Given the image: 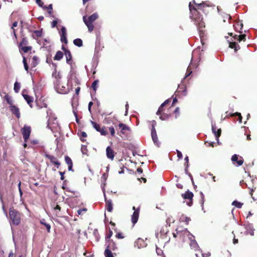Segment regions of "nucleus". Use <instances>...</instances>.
<instances>
[{
	"instance_id": "obj_1",
	"label": "nucleus",
	"mask_w": 257,
	"mask_h": 257,
	"mask_svg": "<svg viewBox=\"0 0 257 257\" xmlns=\"http://www.w3.org/2000/svg\"><path fill=\"white\" fill-rule=\"evenodd\" d=\"M189 8L190 12V18L197 26L200 37L202 39L204 34V30L202 29L205 28V23L203 21L202 15L200 14V12H202L205 15H207L209 12L210 7L209 5H207L205 2L197 4L195 0H193L192 2L189 3Z\"/></svg>"
},
{
	"instance_id": "obj_2",
	"label": "nucleus",
	"mask_w": 257,
	"mask_h": 257,
	"mask_svg": "<svg viewBox=\"0 0 257 257\" xmlns=\"http://www.w3.org/2000/svg\"><path fill=\"white\" fill-rule=\"evenodd\" d=\"M22 213L19 212L14 207H11L9 209V218L10 223L15 225H19L21 220Z\"/></svg>"
},
{
	"instance_id": "obj_3",
	"label": "nucleus",
	"mask_w": 257,
	"mask_h": 257,
	"mask_svg": "<svg viewBox=\"0 0 257 257\" xmlns=\"http://www.w3.org/2000/svg\"><path fill=\"white\" fill-rule=\"evenodd\" d=\"M98 18V15L94 13L87 18L86 16L83 17V20L88 28L89 32H91L94 29L93 23Z\"/></svg>"
},
{
	"instance_id": "obj_4",
	"label": "nucleus",
	"mask_w": 257,
	"mask_h": 257,
	"mask_svg": "<svg viewBox=\"0 0 257 257\" xmlns=\"http://www.w3.org/2000/svg\"><path fill=\"white\" fill-rule=\"evenodd\" d=\"M113 124L115 125V127L116 130H118V128L120 130V132H117V134L119 136L121 135H125L126 134V132H130L131 128L126 124L120 122L118 124H117L116 122H113Z\"/></svg>"
},
{
	"instance_id": "obj_5",
	"label": "nucleus",
	"mask_w": 257,
	"mask_h": 257,
	"mask_svg": "<svg viewBox=\"0 0 257 257\" xmlns=\"http://www.w3.org/2000/svg\"><path fill=\"white\" fill-rule=\"evenodd\" d=\"M21 131L23 135V137L25 142H27L30 138L32 131L31 126L24 125V127L21 128Z\"/></svg>"
},
{
	"instance_id": "obj_6",
	"label": "nucleus",
	"mask_w": 257,
	"mask_h": 257,
	"mask_svg": "<svg viewBox=\"0 0 257 257\" xmlns=\"http://www.w3.org/2000/svg\"><path fill=\"white\" fill-rule=\"evenodd\" d=\"M52 77L54 78L53 83L55 87L57 89H59L60 85V79H61V75H60V72L57 71L55 69L52 73Z\"/></svg>"
},
{
	"instance_id": "obj_7",
	"label": "nucleus",
	"mask_w": 257,
	"mask_h": 257,
	"mask_svg": "<svg viewBox=\"0 0 257 257\" xmlns=\"http://www.w3.org/2000/svg\"><path fill=\"white\" fill-rule=\"evenodd\" d=\"M194 195L192 192L189 191V190L185 192V193L182 194V197L184 199L188 200L189 201L187 202V205L189 206H191L193 203V197Z\"/></svg>"
},
{
	"instance_id": "obj_8",
	"label": "nucleus",
	"mask_w": 257,
	"mask_h": 257,
	"mask_svg": "<svg viewBox=\"0 0 257 257\" xmlns=\"http://www.w3.org/2000/svg\"><path fill=\"white\" fill-rule=\"evenodd\" d=\"M91 124L93 127L97 131L100 132V134L103 136H106L107 134V132L104 126L101 127L99 124L96 122L91 121Z\"/></svg>"
},
{
	"instance_id": "obj_9",
	"label": "nucleus",
	"mask_w": 257,
	"mask_h": 257,
	"mask_svg": "<svg viewBox=\"0 0 257 257\" xmlns=\"http://www.w3.org/2000/svg\"><path fill=\"white\" fill-rule=\"evenodd\" d=\"M156 124V122L155 120L153 121V124L152 125V129H151V136L152 140L154 143L157 145H158V138L157 135V132L155 129V125Z\"/></svg>"
},
{
	"instance_id": "obj_10",
	"label": "nucleus",
	"mask_w": 257,
	"mask_h": 257,
	"mask_svg": "<svg viewBox=\"0 0 257 257\" xmlns=\"http://www.w3.org/2000/svg\"><path fill=\"white\" fill-rule=\"evenodd\" d=\"M133 209L134 210V212L133 215H132L131 220L133 225H135L138 220L140 208L138 207L136 209L135 206H133Z\"/></svg>"
},
{
	"instance_id": "obj_11",
	"label": "nucleus",
	"mask_w": 257,
	"mask_h": 257,
	"mask_svg": "<svg viewBox=\"0 0 257 257\" xmlns=\"http://www.w3.org/2000/svg\"><path fill=\"white\" fill-rule=\"evenodd\" d=\"M66 36V29L64 27H62L61 29L60 40L62 43H64L66 44L68 43Z\"/></svg>"
},
{
	"instance_id": "obj_12",
	"label": "nucleus",
	"mask_w": 257,
	"mask_h": 257,
	"mask_svg": "<svg viewBox=\"0 0 257 257\" xmlns=\"http://www.w3.org/2000/svg\"><path fill=\"white\" fill-rule=\"evenodd\" d=\"M212 133L215 135V137L216 138V140L217 141L218 143H219V138L221 135V129L219 128L217 129L216 131V126L215 124H212Z\"/></svg>"
},
{
	"instance_id": "obj_13",
	"label": "nucleus",
	"mask_w": 257,
	"mask_h": 257,
	"mask_svg": "<svg viewBox=\"0 0 257 257\" xmlns=\"http://www.w3.org/2000/svg\"><path fill=\"white\" fill-rule=\"evenodd\" d=\"M106 248H108L109 249H111L113 251H115L117 249V247L115 243L113 241L112 239H108L106 241Z\"/></svg>"
},
{
	"instance_id": "obj_14",
	"label": "nucleus",
	"mask_w": 257,
	"mask_h": 257,
	"mask_svg": "<svg viewBox=\"0 0 257 257\" xmlns=\"http://www.w3.org/2000/svg\"><path fill=\"white\" fill-rule=\"evenodd\" d=\"M10 109L12 113L16 115L17 118H20V112L19 110V108L17 106L13 104H12V105H10Z\"/></svg>"
},
{
	"instance_id": "obj_15",
	"label": "nucleus",
	"mask_w": 257,
	"mask_h": 257,
	"mask_svg": "<svg viewBox=\"0 0 257 257\" xmlns=\"http://www.w3.org/2000/svg\"><path fill=\"white\" fill-rule=\"evenodd\" d=\"M52 206L53 207V210L56 214V216L58 217H60L61 216V208L60 206L57 203H55V202H53L52 204Z\"/></svg>"
},
{
	"instance_id": "obj_16",
	"label": "nucleus",
	"mask_w": 257,
	"mask_h": 257,
	"mask_svg": "<svg viewBox=\"0 0 257 257\" xmlns=\"http://www.w3.org/2000/svg\"><path fill=\"white\" fill-rule=\"evenodd\" d=\"M231 160L233 162H236L238 166H241L243 163V160L242 157H239L238 160V156L235 154L232 156Z\"/></svg>"
},
{
	"instance_id": "obj_17",
	"label": "nucleus",
	"mask_w": 257,
	"mask_h": 257,
	"mask_svg": "<svg viewBox=\"0 0 257 257\" xmlns=\"http://www.w3.org/2000/svg\"><path fill=\"white\" fill-rule=\"evenodd\" d=\"M106 153L107 157L111 160H113L115 156L114 152L110 147L108 146L106 148Z\"/></svg>"
},
{
	"instance_id": "obj_18",
	"label": "nucleus",
	"mask_w": 257,
	"mask_h": 257,
	"mask_svg": "<svg viewBox=\"0 0 257 257\" xmlns=\"http://www.w3.org/2000/svg\"><path fill=\"white\" fill-rule=\"evenodd\" d=\"M105 209L108 212H111L113 210V204L112 201L110 199L108 200L106 197H105Z\"/></svg>"
},
{
	"instance_id": "obj_19",
	"label": "nucleus",
	"mask_w": 257,
	"mask_h": 257,
	"mask_svg": "<svg viewBox=\"0 0 257 257\" xmlns=\"http://www.w3.org/2000/svg\"><path fill=\"white\" fill-rule=\"evenodd\" d=\"M65 161L66 163L68 166V170L69 171L73 172L74 170L72 169V167H73V162H72V161L71 159L69 156H66L65 157Z\"/></svg>"
},
{
	"instance_id": "obj_20",
	"label": "nucleus",
	"mask_w": 257,
	"mask_h": 257,
	"mask_svg": "<svg viewBox=\"0 0 257 257\" xmlns=\"http://www.w3.org/2000/svg\"><path fill=\"white\" fill-rule=\"evenodd\" d=\"M43 35V30L41 29L40 30H36L33 31L32 37L34 39L42 37Z\"/></svg>"
},
{
	"instance_id": "obj_21",
	"label": "nucleus",
	"mask_w": 257,
	"mask_h": 257,
	"mask_svg": "<svg viewBox=\"0 0 257 257\" xmlns=\"http://www.w3.org/2000/svg\"><path fill=\"white\" fill-rule=\"evenodd\" d=\"M233 26L236 32H238L239 33H242V32L240 31L243 28V24L241 22L237 21L235 22Z\"/></svg>"
},
{
	"instance_id": "obj_22",
	"label": "nucleus",
	"mask_w": 257,
	"mask_h": 257,
	"mask_svg": "<svg viewBox=\"0 0 257 257\" xmlns=\"http://www.w3.org/2000/svg\"><path fill=\"white\" fill-rule=\"evenodd\" d=\"M157 114L160 115V118L162 120H165L167 119L170 116V113H168L164 112V111H161L160 113H158V111L157 112Z\"/></svg>"
},
{
	"instance_id": "obj_23",
	"label": "nucleus",
	"mask_w": 257,
	"mask_h": 257,
	"mask_svg": "<svg viewBox=\"0 0 257 257\" xmlns=\"http://www.w3.org/2000/svg\"><path fill=\"white\" fill-rule=\"evenodd\" d=\"M66 52L65 53L66 58V62L68 64L71 65L72 63V55L71 52L69 50L66 51Z\"/></svg>"
},
{
	"instance_id": "obj_24",
	"label": "nucleus",
	"mask_w": 257,
	"mask_h": 257,
	"mask_svg": "<svg viewBox=\"0 0 257 257\" xmlns=\"http://www.w3.org/2000/svg\"><path fill=\"white\" fill-rule=\"evenodd\" d=\"M23 96L24 97L25 100L27 102V103L29 104L30 106L32 107V103L33 102V98L32 96L25 94H23Z\"/></svg>"
},
{
	"instance_id": "obj_25",
	"label": "nucleus",
	"mask_w": 257,
	"mask_h": 257,
	"mask_svg": "<svg viewBox=\"0 0 257 257\" xmlns=\"http://www.w3.org/2000/svg\"><path fill=\"white\" fill-rule=\"evenodd\" d=\"M176 233L178 235V236L180 238H181L183 236V235L188 232V230L186 228L180 229L179 228H177L176 229Z\"/></svg>"
},
{
	"instance_id": "obj_26",
	"label": "nucleus",
	"mask_w": 257,
	"mask_h": 257,
	"mask_svg": "<svg viewBox=\"0 0 257 257\" xmlns=\"http://www.w3.org/2000/svg\"><path fill=\"white\" fill-rule=\"evenodd\" d=\"M190 220L191 219L189 217L184 214H182L179 219L180 222H185L186 224H188Z\"/></svg>"
},
{
	"instance_id": "obj_27",
	"label": "nucleus",
	"mask_w": 257,
	"mask_h": 257,
	"mask_svg": "<svg viewBox=\"0 0 257 257\" xmlns=\"http://www.w3.org/2000/svg\"><path fill=\"white\" fill-rule=\"evenodd\" d=\"M171 102V100L170 99H168L166 100L160 106L158 110V113H160L161 111H164V107L166 106L167 104H168Z\"/></svg>"
},
{
	"instance_id": "obj_28",
	"label": "nucleus",
	"mask_w": 257,
	"mask_h": 257,
	"mask_svg": "<svg viewBox=\"0 0 257 257\" xmlns=\"http://www.w3.org/2000/svg\"><path fill=\"white\" fill-rule=\"evenodd\" d=\"M39 58L37 56H34L32 58L31 65L33 67H35L39 64Z\"/></svg>"
},
{
	"instance_id": "obj_29",
	"label": "nucleus",
	"mask_w": 257,
	"mask_h": 257,
	"mask_svg": "<svg viewBox=\"0 0 257 257\" xmlns=\"http://www.w3.org/2000/svg\"><path fill=\"white\" fill-rule=\"evenodd\" d=\"M229 47L231 49H234L235 52H237L238 50L240 49L239 45L236 42H230Z\"/></svg>"
},
{
	"instance_id": "obj_30",
	"label": "nucleus",
	"mask_w": 257,
	"mask_h": 257,
	"mask_svg": "<svg viewBox=\"0 0 257 257\" xmlns=\"http://www.w3.org/2000/svg\"><path fill=\"white\" fill-rule=\"evenodd\" d=\"M233 38L235 40H236L239 42H241V41H245L246 40V35L245 34L240 35L239 36L235 35L233 36Z\"/></svg>"
},
{
	"instance_id": "obj_31",
	"label": "nucleus",
	"mask_w": 257,
	"mask_h": 257,
	"mask_svg": "<svg viewBox=\"0 0 257 257\" xmlns=\"http://www.w3.org/2000/svg\"><path fill=\"white\" fill-rule=\"evenodd\" d=\"M63 53L60 51H58L56 52V55L54 57V60L59 61L63 57Z\"/></svg>"
},
{
	"instance_id": "obj_32",
	"label": "nucleus",
	"mask_w": 257,
	"mask_h": 257,
	"mask_svg": "<svg viewBox=\"0 0 257 257\" xmlns=\"http://www.w3.org/2000/svg\"><path fill=\"white\" fill-rule=\"evenodd\" d=\"M237 116L238 117V121L240 123H241L242 122V116L241 115V113H239V112H235V113H230L228 115L226 116V117L227 118H228L229 116H230V117H233V116Z\"/></svg>"
},
{
	"instance_id": "obj_33",
	"label": "nucleus",
	"mask_w": 257,
	"mask_h": 257,
	"mask_svg": "<svg viewBox=\"0 0 257 257\" xmlns=\"http://www.w3.org/2000/svg\"><path fill=\"white\" fill-rule=\"evenodd\" d=\"M40 223L41 224H43L44 225L46 229H47V232L48 233H49L50 232V229H51V225L49 223H47L46 222V220L45 219H42L40 220Z\"/></svg>"
},
{
	"instance_id": "obj_34",
	"label": "nucleus",
	"mask_w": 257,
	"mask_h": 257,
	"mask_svg": "<svg viewBox=\"0 0 257 257\" xmlns=\"http://www.w3.org/2000/svg\"><path fill=\"white\" fill-rule=\"evenodd\" d=\"M45 157L49 159L50 162L54 164L58 161V159L53 155L46 154Z\"/></svg>"
},
{
	"instance_id": "obj_35",
	"label": "nucleus",
	"mask_w": 257,
	"mask_h": 257,
	"mask_svg": "<svg viewBox=\"0 0 257 257\" xmlns=\"http://www.w3.org/2000/svg\"><path fill=\"white\" fill-rule=\"evenodd\" d=\"M19 48L20 52L22 51L24 53H26L28 52L29 51H31L32 50V47L24 46L21 47V48Z\"/></svg>"
},
{
	"instance_id": "obj_36",
	"label": "nucleus",
	"mask_w": 257,
	"mask_h": 257,
	"mask_svg": "<svg viewBox=\"0 0 257 257\" xmlns=\"http://www.w3.org/2000/svg\"><path fill=\"white\" fill-rule=\"evenodd\" d=\"M29 44L28 40L27 37H24L22 38V41L19 45V48H21V47L26 46Z\"/></svg>"
},
{
	"instance_id": "obj_37",
	"label": "nucleus",
	"mask_w": 257,
	"mask_h": 257,
	"mask_svg": "<svg viewBox=\"0 0 257 257\" xmlns=\"http://www.w3.org/2000/svg\"><path fill=\"white\" fill-rule=\"evenodd\" d=\"M73 43L75 46L78 47H81L83 45L82 40L79 38L74 40Z\"/></svg>"
},
{
	"instance_id": "obj_38",
	"label": "nucleus",
	"mask_w": 257,
	"mask_h": 257,
	"mask_svg": "<svg viewBox=\"0 0 257 257\" xmlns=\"http://www.w3.org/2000/svg\"><path fill=\"white\" fill-rule=\"evenodd\" d=\"M112 250L109 249L108 248L105 249L104 251V255L105 257H113V254L112 253Z\"/></svg>"
},
{
	"instance_id": "obj_39",
	"label": "nucleus",
	"mask_w": 257,
	"mask_h": 257,
	"mask_svg": "<svg viewBox=\"0 0 257 257\" xmlns=\"http://www.w3.org/2000/svg\"><path fill=\"white\" fill-rule=\"evenodd\" d=\"M232 205L233 206H234L235 207H236L237 208H241L243 205V203H242L240 202H238L236 200H235L232 202Z\"/></svg>"
},
{
	"instance_id": "obj_40",
	"label": "nucleus",
	"mask_w": 257,
	"mask_h": 257,
	"mask_svg": "<svg viewBox=\"0 0 257 257\" xmlns=\"http://www.w3.org/2000/svg\"><path fill=\"white\" fill-rule=\"evenodd\" d=\"M79 136H80V139L81 141L82 142H85L86 141V140L84 139V138H86L87 135V134L85 132H81L80 133Z\"/></svg>"
},
{
	"instance_id": "obj_41",
	"label": "nucleus",
	"mask_w": 257,
	"mask_h": 257,
	"mask_svg": "<svg viewBox=\"0 0 257 257\" xmlns=\"http://www.w3.org/2000/svg\"><path fill=\"white\" fill-rule=\"evenodd\" d=\"M20 88H21L20 84L18 82H16L14 84V88L15 91L16 93L19 92L20 90Z\"/></svg>"
},
{
	"instance_id": "obj_42",
	"label": "nucleus",
	"mask_w": 257,
	"mask_h": 257,
	"mask_svg": "<svg viewBox=\"0 0 257 257\" xmlns=\"http://www.w3.org/2000/svg\"><path fill=\"white\" fill-rule=\"evenodd\" d=\"M5 99L7 101V103L10 105H12L13 104V101L11 99V97L8 95L7 94L5 96Z\"/></svg>"
},
{
	"instance_id": "obj_43",
	"label": "nucleus",
	"mask_w": 257,
	"mask_h": 257,
	"mask_svg": "<svg viewBox=\"0 0 257 257\" xmlns=\"http://www.w3.org/2000/svg\"><path fill=\"white\" fill-rule=\"evenodd\" d=\"M23 64H24L25 69L27 71H28L29 66H28L27 62V59H26V58L25 56L23 57Z\"/></svg>"
},
{
	"instance_id": "obj_44",
	"label": "nucleus",
	"mask_w": 257,
	"mask_h": 257,
	"mask_svg": "<svg viewBox=\"0 0 257 257\" xmlns=\"http://www.w3.org/2000/svg\"><path fill=\"white\" fill-rule=\"evenodd\" d=\"M98 80H96L93 82V83L91 85V87L94 91H95L97 89V85L98 84Z\"/></svg>"
},
{
	"instance_id": "obj_45",
	"label": "nucleus",
	"mask_w": 257,
	"mask_h": 257,
	"mask_svg": "<svg viewBox=\"0 0 257 257\" xmlns=\"http://www.w3.org/2000/svg\"><path fill=\"white\" fill-rule=\"evenodd\" d=\"M109 130L110 133V135L112 137L115 136V130L113 126H111L109 127Z\"/></svg>"
},
{
	"instance_id": "obj_46",
	"label": "nucleus",
	"mask_w": 257,
	"mask_h": 257,
	"mask_svg": "<svg viewBox=\"0 0 257 257\" xmlns=\"http://www.w3.org/2000/svg\"><path fill=\"white\" fill-rule=\"evenodd\" d=\"M112 230H111L110 229H109V233L108 234H107V235L106 236V237H105V239H106V240L107 241V240L108 239H110V237H111V236L112 235Z\"/></svg>"
},
{
	"instance_id": "obj_47",
	"label": "nucleus",
	"mask_w": 257,
	"mask_h": 257,
	"mask_svg": "<svg viewBox=\"0 0 257 257\" xmlns=\"http://www.w3.org/2000/svg\"><path fill=\"white\" fill-rule=\"evenodd\" d=\"M179 110L180 109L178 107H176L174 111V113L175 114V118H177L178 116L179 115Z\"/></svg>"
},
{
	"instance_id": "obj_48",
	"label": "nucleus",
	"mask_w": 257,
	"mask_h": 257,
	"mask_svg": "<svg viewBox=\"0 0 257 257\" xmlns=\"http://www.w3.org/2000/svg\"><path fill=\"white\" fill-rule=\"evenodd\" d=\"M93 234H94V235H95L96 239L98 241L99 240V234H98L97 230H95L93 232Z\"/></svg>"
},
{
	"instance_id": "obj_49",
	"label": "nucleus",
	"mask_w": 257,
	"mask_h": 257,
	"mask_svg": "<svg viewBox=\"0 0 257 257\" xmlns=\"http://www.w3.org/2000/svg\"><path fill=\"white\" fill-rule=\"evenodd\" d=\"M116 237L118 238V239H122L124 237V236L123 235L122 233H118L116 234Z\"/></svg>"
},
{
	"instance_id": "obj_50",
	"label": "nucleus",
	"mask_w": 257,
	"mask_h": 257,
	"mask_svg": "<svg viewBox=\"0 0 257 257\" xmlns=\"http://www.w3.org/2000/svg\"><path fill=\"white\" fill-rule=\"evenodd\" d=\"M179 91H180L181 89H183V90H182V94L184 95H185L186 94V87H185L184 88L183 87L182 88L180 86H179Z\"/></svg>"
},
{
	"instance_id": "obj_51",
	"label": "nucleus",
	"mask_w": 257,
	"mask_h": 257,
	"mask_svg": "<svg viewBox=\"0 0 257 257\" xmlns=\"http://www.w3.org/2000/svg\"><path fill=\"white\" fill-rule=\"evenodd\" d=\"M36 3L41 7H43L44 5V3L42 1V0H36Z\"/></svg>"
},
{
	"instance_id": "obj_52",
	"label": "nucleus",
	"mask_w": 257,
	"mask_h": 257,
	"mask_svg": "<svg viewBox=\"0 0 257 257\" xmlns=\"http://www.w3.org/2000/svg\"><path fill=\"white\" fill-rule=\"evenodd\" d=\"M87 211V209L86 208H82V209H80L79 210H77V213L78 215H80L82 212L83 211Z\"/></svg>"
},
{
	"instance_id": "obj_53",
	"label": "nucleus",
	"mask_w": 257,
	"mask_h": 257,
	"mask_svg": "<svg viewBox=\"0 0 257 257\" xmlns=\"http://www.w3.org/2000/svg\"><path fill=\"white\" fill-rule=\"evenodd\" d=\"M112 118H111V117H108L105 118V120L107 123H109L110 122H112L113 123V122L112 121Z\"/></svg>"
},
{
	"instance_id": "obj_54",
	"label": "nucleus",
	"mask_w": 257,
	"mask_h": 257,
	"mask_svg": "<svg viewBox=\"0 0 257 257\" xmlns=\"http://www.w3.org/2000/svg\"><path fill=\"white\" fill-rule=\"evenodd\" d=\"M177 157H178V158L182 159L183 157L182 153L178 150L177 151Z\"/></svg>"
},
{
	"instance_id": "obj_55",
	"label": "nucleus",
	"mask_w": 257,
	"mask_h": 257,
	"mask_svg": "<svg viewBox=\"0 0 257 257\" xmlns=\"http://www.w3.org/2000/svg\"><path fill=\"white\" fill-rule=\"evenodd\" d=\"M59 174L61 175V180H63L64 179V174L65 172H59Z\"/></svg>"
},
{
	"instance_id": "obj_56",
	"label": "nucleus",
	"mask_w": 257,
	"mask_h": 257,
	"mask_svg": "<svg viewBox=\"0 0 257 257\" xmlns=\"http://www.w3.org/2000/svg\"><path fill=\"white\" fill-rule=\"evenodd\" d=\"M57 23H58V22L56 20L53 21V22H52V24H51L52 27V28L55 27L57 26Z\"/></svg>"
},
{
	"instance_id": "obj_57",
	"label": "nucleus",
	"mask_w": 257,
	"mask_h": 257,
	"mask_svg": "<svg viewBox=\"0 0 257 257\" xmlns=\"http://www.w3.org/2000/svg\"><path fill=\"white\" fill-rule=\"evenodd\" d=\"M66 191L71 192L73 195H75V191L74 190H71V189H70L69 188H67L66 189Z\"/></svg>"
},
{
	"instance_id": "obj_58",
	"label": "nucleus",
	"mask_w": 257,
	"mask_h": 257,
	"mask_svg": "<svg viewBox=\"0 0 257 257\" xmlns=\"http://www.w3.org/2000/svg\"><path fill=\"white\" fill-rule=\"evenodd\" d=\"M18 26V22H15L13 23L12 24V26L11 27V29L14 30V29H15V27H16Z\"/></svg>"
},
{
	"instance_id": "obj_59",
	"label": "nucleus",
	"mask_w": 257,
	"mask_h": 257,
	"mask_svg": "<svg viewBox=\"0 0 257 257\" xmlns=\"http://www.w3.org/2000/svg\"><path fill=\"white\" fill-rule=\"evenodd\" d=\"M156 252L158 255H160L161 253H163L162 250L158 247L156 248Z\"/></svg>"
},
{
	"instance_id": "obj_60",
	"label": "nucleus",
	"mask_w": 257,
	"mask_h": 257,
	"mask_svg": "<svg viewBox=\"0 0 257 257\" xmlns=\"http://www.w3.org/2000/svg\"><path fill=\"white\" fill-rule=\"evenodd\" d=\"M190 245L191 246H193V247H196L197 246V244L196 241H192L190 243Z\"/></svg>"
},
{
	"instance_id": "obj_61",
	"label": "nucleus",
	"mask_w": 257,
	"mask_h": 257,
	"mask_svg": "<svg viewBox=\"0 0 257 257\" xmlns=\"http://www.w3.org/2000/svg\"><path fill=\"white\" fill-rule=\"evenodd\" d=\"M185 164H186V166H187L186 170H187V167L188 166V162H189V158H188V156H186L185 157Z\"/></svg>"
},
{
	"instance_id": "obj_62",
	"label": "nucleus",
	"mask_w": 257,
	"mask_h": 257,
	"mask_svg": "<svg viewBox=\"0 0 257 257\" xmlns=\"http://www.w3.org/2000/svg\"><path fill=\"white\" fill-rule=\"evenodd\" d=\"M80 87H77L76 89H75V94L77 95H78L79 93V92H80Z\"/></svg>"
},
{
	"instance_id": "obj_63",
	"label": "nucleus",
	"mask_w": 257,
	"mask_h": 257,
	"mask_svg": "<svg viewBox=\"0 0 257 257\" xmlns=\"http://www.w3.org/2000/svg\"><path fill=\"white\" fill-rule=\"evenodd\" d=\"M44 8L47 9L49 10H52V5L50 4L48 7H45Z\"/></svg>"
},
{
	"instance_id": "obj_64",
	"label": "nucleus",
	"mask_w": 257,
	"mask_h": 257,
	"mask_svg": "<svg viewBox=\"0 0 257 257\" xmlns=\"http://www.w3.org/2000/svg\"><path fill=\"white\" fill-rule=\"evenodd\" d=\"M144 242V240L141 238H138L136 241V243L138 244L140 243Z\"/></svg>"
}]
</instances>
